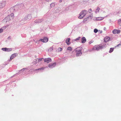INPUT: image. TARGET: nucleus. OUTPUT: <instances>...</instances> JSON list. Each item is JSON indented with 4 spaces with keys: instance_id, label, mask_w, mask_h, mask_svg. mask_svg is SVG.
<instances>
[{
    "instance_id": "f257e3e1",
    "label": "nucleus",
    "mask_w": 121,
    "mask_h": 121,
    "mask_svg": "<svg viewBox=\"0 0 121 121\" xmlns=\"http://www.w3.org/2000/svg\"><path fill=\"white\" fill-rule=\"evenodd\" d=\"M14 17V14L13 13H11L10 15L7 16L4 19V20L7 22L10 20L13 19Z\"/></svg>"
},
{
    "instance_id": "f03ea898",
    "label": "nucleus",
    "mask_w": 121,
    "mask_h": 121,
    "mask_svg": "<svg viewBox=\"0 0 121 121\" xmlns=\"http://www.w3.org/2000/svg\"><path fill=\"white\" fill-rule=\"evenodd\" d=\"M87 13V11L85 10H84L82 11L80 13V16L78 17L79 18L81 19Z\"/></svg>"
},
{
    "instance_id": "7ed1b4c3",
    "label": "nucleus",
    "mask_w": 121,
    "mask_h": 121,
    "mask_svg": "<svg viewBox=\"0 0 121 121\" xmlns=\"http://www.w3.org/2000/svg\"><path fill=\"white\" fill-rule=\"evenodd\" d=\"M104 47V46H101L100 45H95L92 48V50H98L99 49H102Z\"/></svg>"
},
{
    "instance_id": "20e7f679",
    "label": "nucleus",
    "mask_w": 121,
    "mask_h": 121,
    "mask_svg": "<svg viewBox=\"0 0 121 121\" xmlns=\"http://www.w3.org/2000/svg\"><path fill=\"white\" fill-rule=\"evenodd\" d=\"M79 48H77L76 49L75 51L76 53V56H80L82 54L81 50L79 49Z\"/></svg>"
},
{
    "instance_id": "39448f33",
    "label": "nucleus",
    "mask_w": 121,
    "mask_h": 121,
    "mask_svg": "<svg viewBox=\"0 0 121 121\" xmlns=\"http://www.w3.org/2000/svg\"><path fill=\"white\" fill-rule=\"evenodd\" d=\"M2 50L6 52H10L12 51L11 48H2Z\"/></svg>"
},
{
    "instance_id": "423d86ee",
    "label": "nucleus",
    "mask_w": 121,
    "mask_h": 121,
    "mask_svg": "<svg viewBox=\"0 0 121 121\" xmlns=\"http://www.w3.org/2000/svg\"><path fill=\"white\" fill-rule=\"evenodd\" d=\"M6 4L5 1H3L0 3V8H2L4 7Z\"/></svg>"
},
{
    "instance_id": "0eeeda50",
    "label": "nucleus",
    "mask_w": 121,
    "mask_h": 121,
    "mask_svg": "<svg viewBox=\"0 0 121 121\" xmlns=\"http://www.w3.org/2000/svg\"><path fill=\"white\" fill-rule=\"evenodd\" d=\"M112 32L114 34H119L120 33L121 30H119L115 29L112 31Z\"/></svg>"
},
{
    "instance_id": "6e6552de",
    "label": "nucleus",
    "mask_w": 121,
    "mask_h": 121,
    "mask_svg": "<svg viewBox=\"0 0 121 121\" xmlns=\"http://www.w3.org/2000/svg\"><path fill=\"white\" fill-rule=\"evenodd\" d=\"M56 65V63H51L49 64L48 67L50 68H52L55 66Z\"/></svg>"
},
{
    "instance_id": "1a4fd4ad",
    "label": "nucleus",
    "mask_w": 121,
    "mask_h": 121,
    "mask_svg": "<svg viewBox=\"0 0 121 121\" xmlns=\"http://www.w3.org/2000/svg\"><path fill=\"white\" fill-rule=\"evenodd\" d=\"M51 61V59L50 58H45L44 59V62H46L47 63H48L49 62H50Z\"/></svg>"
},
{
    "instance_id": "9d476101",
    "label": "nucleus",
    "mask_w": 121,
    "mask_h": 121,
    "mask_svg": "<svg viewBox=\"0 0 121 121\" xmlns=\"http://www.w3.org/2000/svg\"><path fill=\"white\" fill-rule=\"evenodd\" d=\"M86 38L84 37H83L81 39V43H84L86 42Z\"/></svg>"
},
{
    "instance_id": "9b49d317",
    "label": "nucleus",
    "mask_w": 121,
    "mask_h": 121,
    "mask_svg": "<svg viewBox=\"0 0 121 121\" xmlns=\"http://www.w3.org/2000/svg\"><path fill=\"white\" fill-rule=\"evenodd\" d=\"M70 39L69 38L67 39L66 40V42L68 45H69L71 43L70 42Z\"/></svg>"
},
{
    "instance_id": "f8f14e48",
    "label": "nucleus",
    "mask_w": 121,
    "mask_h": 121,
    "mask_svg": "<svg viewBox=\"0 0 121 121\" xmlns=\"http://www.w3.org/2000/svg\"><path fill=\"white\" fill-rule=\"evenodd\" d=\"M110 39V38L109 37H106L104 38V41L106 42L109 40Z\"/></svg>"
},
{
    "instance_id": "ddd939ff",
    "label": "nucleus",
    "mask_w": 121,
    "mask_h": 121,
    "mask_svg": "<svg viewBox=\"0 0 121 121\" xmlns=\"http://www.w3.org/2000/svg\"><path fill=\"white\" fill-rule=\"evenodd\" d=\"M104 19V17H97L96 20L97 21H100Z\"/></svg>"
},
{
    "instance_id": "4468645a",
    "label": "nucleus",
    "mask_w": 121,
    "mask_h": 121,
    "mask_svg": "<svg viewBox=\"0 0 121 121\" xmlns=\"http://www.w3.org/2000/svg\"><path fill=\"white\" fill-rule=\"evenodd\" d=\"M16 54H14L12 55L10 57V60H11L12 59L16 57Z\"/></svg>"
},
{
    "instance_id": "2eb2a0df",
    "label": "nucleus",
    "mask_w": 121,
    "mask_h": 121,
    "mask_svg": "<svg viewBox=\"0 0 121 121\" xmlns=\"http://www.w3.org/2000/svg\"><path fill=\"white\" fill-rule=\"evenodd\" d=\"M43 39L45 41V43L47 42L48 40V38L46 37H44Z\"/></svg>"
},
{
    "instance_id": "dca6fc26",
    "label": "nucleus",
    "mask_w": 121,
    "mask_h": 121,
    "mask_svg": "<svg viewBox=\"0 0 121 121\" xmlns=\"http://www.w3.org/2000/svg\"><path fill=\"white\" fill-rule=\"evenodd\" d=\"M38 62H37V59L34 60L33 62V63L34 64H36Z\"/></svg>"
},
{
    "instance_id": "f3484780",
    "label": "nucleus",
    "mask_w": 121,
    "mask_h": 121,
    "mask_svg": "<svg viewBox=\"0 0 121 121\" xmlns=\"http://www.w3.org/2000/svg\"><path fill=\"white\" fill-rule=\"evenodd\" d=\"M99 10L100 8L99 7H97L95 11L96 13L99 12Z\"/></svg>"
},
{
    "instance_id": "a211bd4d",
    "label": "nucleus",
    "mask_w": 121,
    "mask_h": 121,
    "mask_svg": "<svg viewBox=\"0 0 121 121\" xmlns=\"http://www.w3.org/2000/svg\"><path fill=\"white\" fill-rule=\"evenodd\" d=\"M118 23L121 26V19H120L118 20Z\"/></svg>"
},
{
    "instance_id": "6ab92c4d",
    "label": "nucleus",
    "mask_w": 121,
    "mask_h": 121,
    "mask_svg": "<svg viewBox=\"0 0 121 121\" xmlns=\"http://www.w3.org/2000/svg\"><path fill=\"white\" fill-rule=\"evenodd\" d=\"M114 48H110V50L109 51V52L111 53L113 52V50Z\"/></svg>"
},
{
    "instance_id": "aec40b11",
    "label": "nucleus",
    "mask_w": 121,
    "mask_h": 121,
    "mask_svg": "<svg viewBox=\"0 0 121 121\" xmlns=\"http://www.w3.org/2000/svg\"><path fill=\"white\" fill-rule=\"evenodd\" d=\"M45 68L44 67H42L41 68H39L38 69H37L38 70H43Z\"/></svg>"
},
{
    "instance_id": "412c9836",
    "label": "nucleus",
    "mask_w": 121,
    "mask_h": 121,
    "mask_svg": "<svg viewBox=\"0 0 121 121\" xmlns=\"http://www.w3.org/2000/svg\"><path fill=\"white\" fill-rule=\"evenodd\" d=\"M67 50L70 51H71L72 50V48L70 47H69L67 48Z\"/></svg>"
},
{
    "instance_id": "4be33fe9",
    "label": "nucleus",
    "mask_w": 121,
    "mask_h": 121,
    "mask_svg": "<svg viewBox=\"0 0 121 121\" xmlns=\"http://www.w3.org/2000/svg\"><path fill=\"white\" fill-rule=\"evenodd\" d=\"M98 31V30L96 29H95L94 30V32L95 33H97Z\"/></svg>"
},
{
    "instance_id": "5701e85b",
    "label": "nucleus",
    "mask_w": 121,
    "mask_h": 121,
    "mask_svg": "<svg viewBox=\"0 0 121 121\" xmlns=\"http://www.w3.org/2000/svg\"><path fill=\"white\" fill-rule=\"evenodd\" d=\"M58 50L59 51H61L62 50V49L61 48H58Z\"/></svg>"
},
{
    "instance_id": "b1692460",
    "label": "nucleus",
    "mask_w": 121,
    "mask_h": 121,
    "mask_svg": "<svg viewBox=\"0 0 121 121\" xmlns=\"http://www.w3.org/2000/svg\"><path fill=\"white\" fill-rule=\"evenodd\" d=\"M94 42V41L93 40H91L90 41H89L88 42V44L90 45V44L91 43H93Z\"/></svg>"
},
{
    "instance_id": "393cba45",
    "label": "nucleus",
    "mask_w": 121,
    "mask_h": 121,
    "mask_svg": "<svg viewBox=\"0 0 121 121\" xmlns=\"http://www.w3.org/2000/svg\"><path fill=\"white\" fill-rule=\"evenodd\" d=\"M41 41L42 42L45 43V41L43 39H40L39 40V41Z\"/></svg>"
},
{
    "instance_id": "a878e982",
    "label": "nucleus",
    "mask_w": 121,
    "mask_h": 121,
    "mask_svg": "<svg viewBox=\"0 0 121 121\" xmlns=\"http://www.w3.org/2000/svg\"><path fill=\"white\" fill-rule=\"evenodd\" d=\"M80 37H79L78 38L74 40L75 41H77V40H79L80 39Z\"/></svg>"
},
{
    "instance_id": "bb28decb",
    "label": "nucleus",
    "mask_w": 121,
    "mask_h": 121,
    "mask_svg": "<svg viewBox=\"0 0 121 121\" xmlns=\"http://www.w3.org/2000/svg\"><path fill=\"white\" fill-rule=\"evenodd\" d=\"M43 58H41V59H37V60H38V62H39V61H41L42 60V59Z\"/></svg>"
},
{
    "instance_id": "cd10ccee",
    "label": "nucleus",
    "mask_w": 121,
    "mask_h": 121,
    "mask_svg": "<svg viewBox=\"0 0 121 121\" xmlns=\"http://www.w3.org/2000/svg\"><path fill=\"white\" fill-rule=\"evenodd\" d=\"M3 31V29L2 28H1L0 29V33L2 32Z\"/></svg>"
},
{
    "instance_id": "c85d7f7f",
    "label": "nucleus",
    "mask_w": 121,
    "mask_h": 121,
    "mask_svg": "<svg viewBox=\"0 0 121 121\" xmlns=\"http://www.w3.org/2000/svg\"><path fill=\"white\" fill-rule=\"evenodd\" d=\"M92 11L91 9H89V13H91V12Z\"/></svg>"
},
{
    "instance_id": "c756f323",
    "label": "nucleus",
    "mask_w": 121,
    "mask_h": 121,
    "mask_svg": "<svg viewBox=\"0 0 121 121\" xmlns=\"http://www.w3.org/2000/svg\"><path fill=\"white\" fill-rule=\"evenodd\" d=\"M6 28V26H4L2 27L4 29H5Z\"/></svg>"
},
{
    "instance_id": "7c9ffc66",
    "label": "nucleus",
    "mask_w": 121,
    "mask_h": 121,
    "mask_svg": "<svg viewBox=\"0 0 121 121\" xmlns=\"http://www.w3.org/2000/svg\"><path fill=\"white\" fill-rule=\"evenodd\" d=\"M104 30H106V27H105L104 28Z\"/></svg>"
},
{
    "instance_id": "2f4dec72",
    "label": "nucleus",
    "mask_w": 121,
    "mask_h": 121,
    "mask_svg": "<svg viewBox=\"0 0 121 121\" xmlns=\"http://www.w3.org/2000/svg\"><path fill=\"white\" fill-rule=\"evenodd\" d=\"M121 45V44H118V45H117V47H118L119 45Z\"/></svg>"
},
{
    "instance_id": "473e14b6",
    "label": "nucleus",
    "mask_w": 121,
    "mask_h": 121,
    "mask_svg": "<svg viewBox=\"0 0 121 121\" xmlns=\"http://www.w3.org/2000/svg\"><path fill=\"white\" fill-rule=\"evenodd\" d=\"M26 69L25 68H23V69H21V70H22H22H23H23L24 69Z\"/></svg>"
},
{
    "instance_id": "72a5a7b5",
    "label": "nucleus",
    "mask_w": 121,
    "mask_h": 121,
    "mask_svg": "<svg viewBox=\"0 0 121 121\" xmlns=\"http://www.w3.org/2000/svg\"><path fill=\"white\" fill-rule=\"evenodd\" d=\"M39 42V41H37V42L36 43H39V42Z\"/></svg>"
},
{
    "instance_id": "f704fd0d",
    "label": "nucleus",
    "mask_w": 121,
    "mask_h": 121,
    "mask_svg": "<svg viewBox=\"0 0 121 121\" xmlns=\"http://www.w3.org/2000/svg\"><path fill=\"white\" fill-rule=\"evenodd\" d=\"M37 70H38V69H36L35 70V71H37Z\"/></svg>"
},
{
    "instance_id": "c9c22d12",
    "label": "nucleus",
    "mask_w": 121,
    "mask_h": 121,
    "mask_svg": "<svg viewBox=\"0 0 121 121\" xmlns=\"http://www.w3.org/2000/svg\"><path fill=\"white\" fill-rule=\"evenodd\" d=\"M52 4H50V6H51V5H52Z\"/></svg>"
},
{
    "instance_id": "e433bc0d",
    "label": "nucleus",
    "mask_w": 121,
    "mask_h": 121,
    "mask_svg": "<svg viewBox=\"0 0 121 121\" xmlns=\"http://www.w3.org/2000/svg\"><path fill=\"white\" fill-rule=\"evenodd\" d=\"M61 2V0H60V2Z\"/></svg>"
},
{
    "instance_id": "4c0bfd02",
    "label": "nucleus",
    "mask_w": 121,
    "mask_h": 121,
    "mask_svg": "<svg viewBox=\"0 0 121 121\" xmlns=\"http://www.w3.org/2000/svg\"><path fill=\"white\" fill-rule=\"evenodd\" d=\"M9 39H10V37H8V39H9Z\"/></svg>"
},
{
    "instance_id": "58836bf2",
    "label": "nucleus",
    "mask_w": 121,
    "mask_h": 121,
    "mask_svg": "<svg viewBox=\"0 0 121 121\" xmlns=\"http://www.w3.org/2000/svg\"><path fill=\"white\" fill-rule=\"evenodd\" d=\"M9 39H10V37H8V39H9Z\"/></svg>"
}]
</instances>
